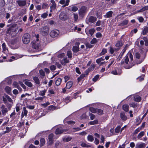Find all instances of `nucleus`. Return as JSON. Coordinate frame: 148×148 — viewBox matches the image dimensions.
I'll return each mask as SVG.
<instances>
[{
	"label": "nucleus",
	"instance_id": "nucleus-1",
	"mask_svg": "<svg viewBox=\"0 0 148 148\" xmlns=\"http://www.w3.org/2000/svg\"><path fill=\"white\" fill-rule=\"evenodd\" d=\"M30 36L28 33L24 34L22 37V40L23 43L25 44L28 43L30 41Z\"/></svg>",
	"mask_w": 148,
	"mask_h": 148
},
{
	"label": "nucleus",
	"instance_id": "nucleus-2",
	"mask_svg": "<svg viewBox=\"0 0 148 148\" xmlns=\"http://www.w3.org/2000/svg\"><path fill=\"white\" fill-rule=\"evenodd\" d=\"M17 25L16 24H12L10 25V27L6 31V33L11 34L13 36L14 34V28H16Z\"/></svg>",
	"mask_w": 148,
	"mask_h": 148
},
{
	"label": "nucleus",
	"instance_id": "nucleus-3",
	"mask_svg": "<svg viewBox=\"0 0 148 148\" xmlns=\"http://www.w3.org/2000/svg\"><path fill=\"white\" fill-rule=\"evenodd\" d=\"M87 7L85 6H82L81 8L79 13V16L83 17L86 12Z\"/></svg>",
	"mask_w": 148,
	"mask_h": 148
},
{
	"label": "nucleus",
	"instance_id": "nucleus-4",
	"mask_svg": "<svg viewBox=\"0 0 148 148\" xmlns=\"http://www.w3.org/2000/svg\"><path fill=\"white\" fill-rule=\"evenodd\" d=\"M49 28L47 26L42 27L41 28L40 31L41 34L43 35L48 34L49 32Z\"/></svg>",
	"mask_w": 148,
	"mask_h": 148
},
{
	"label": "nucleus",
	"instance_id": "nucleus-5",
	"mask_svg": "<svg viewBox=\"0 0 148 148\" xmlns=\"http://www.w3.org/2000/svg\"><path fill=\"white\" fill-rule=\"evenodd\" d=\"M60 32L59 30L56 29L51 31L50 33V36L52 38L57 37L59 34Z\"/></svg>",
	"mask_w": 148,
	"mask_h": 148
},
{
	"label": "nucleus",
	"instance_id": "nucleus-6",
	"mask_svg": "<svg viewBox=\"0 0 148 148\" xmlns=\"http://www.w3.org/2000/svg\"><path fill=\"white\" fill-rule=\"evenodd\" d=\"M53 136L54 135L53 134H50L48 136L49 141L48 142V144L49 145H51L53 143Z\"/></svg>",
	"mask_w": 148,
	"mask_h": 148
},
{
	"label": "nucleus",
	"instance_id": "nucleus-7",
	"mask_svg": "<svg viewBox=\"0 0 148 148\" xmlns=\"http://www.w3.org/2000/svg\"><path fill=\"white\" fill-rule=\"evenodd\" d=\"M97 18L96 17L91 16L86 19V22L88 21L89 22L93 23L95 22Z\"/></svg>",
	"mask_w": 148,
	"mask_h": 148
},
{
	"label": "nucleus",
	"instance_id": "nucleus-8",
	"mask_svg": "<svg viewBox=\"0 0 148 148\" xmlns=\"http://www.w3.org/2000/svg\"><path fill=\"white\" fill-rule=\"evenodd\" d=\"M66 131V130H63L61 127H59L56 129L55 133L56 134H59Z\"/></svg>",
	"mask_w": 148,
	"mask_h": 148
},
{
	"label": "nucleus",
	"instance_id": "nucleus-9",
	"mask_svg": "<svg viewBox=\"0 0 148 148\" xmlns=\"http://www.w3.org/2000/svg\"><path fill=\"white\" fill-rule=\"evenodd\" d=\"M120 117L123 121H125L127 119V116L123 112H122L120 113Z\"/></svg>",
	"mask_w": 148,
	"mask_h": 148
},
{
	"label": "nucleus",
	"instance_id": "nucleus-10",
	"mask_svg": "<svg viewBox=\"0 0 148 148\" xmlns=\"http://www.w3.org/2000/svg\"><path fill=\"white\" fill-rule=\"evenodd\" d=\"M59 18L60 19L64 21L66 19L67 16L65 13L62 12L59 16Z\"/></svg>",
	"mask_w": 148,
	"mask_h": 148
},
{
	"label": "nucleus",
	"instance_id": "nucleus-11",
	"mask_svg": "<svg viewBox=\"0 0 148 148\" xmlns=\"http://www.w3.org/2000/svg\"><path fill=\"white\" fill-rule=\"evenodd\" d=\"M146 144L143 143H138L136 145L135 148H144L146 146Z\"/></svg>",
	"mask_w": 148,
	"mask_h": 148
},
{
	"label": "nucleus",
	"instance_id": "nucleus-12",
	"mask_svg": "<svg viewBox=\"0 0 148 148\" xmlns=\"http://www.w3.org/2000/svg\"><path fill=\"white\" fill-rule=\"evenodd\" d=\"M23 112H22L21 115V118H23L24 117V115L25 116H27V111L26 110V108L25 107H23Z\"/></svg>",
	"mask_w": 148,
	"mask_h": 148
},
{
	"label": "nucleus",
	"instance_id": "nucleus-13",
	"mask_svg": "<svg viewBox=\"0 0 148 148\" xmlns=\"http://www.w3.org/2000/svg\"><path fill=\"white\" fill-rule=\"evenodd\" d=\"M77 43L78 46H73V51L74 53H77L79 51V43L77 42Z\"/></svg>",
	"mask_w": 148,
	"mask_h": 148
},
{
	"label": "nucleus",
	"instance_id": "nucleus-14",
	"mask_svg": "<svg viewBox=\"0 0 148 148\" xmlns=\"http://www.w3.org/2000/svg\"><path fill=\"white\" fill-rule=\"evenodd\" d=\"M17 3L20 6H23L26 4V1L19 0L17 1Z\"/></svg>",
	"mask_w": 148,
	"mask_h": 148
},
{
	"label": "nucleus",
	"instance_id": "nucleus-15",
	"mask_svg": "<svg viewBox=\"0 0 148 148\" xmlns=\"http://www.w3.org/2000/svg\"><path fill=\"white\" fill-rule=\"evenodd\" d=\"M113 13V12L112 11H110L106 13V15L104 16V17L106 18L112 17Z\"/></svg>",
	"mask_w": 148,
	"mask_h": 148
},
{
	"label": "nucleus",
	"instance_id": "nucleus-16",
	"mask_svg": "<svg viewBox=\"0 0 148 148\" xmlns=\"http://www.w3.org/2000/svg\"><path fill=\"white\" fill-rule=\"evenodd\" d=\"M73 83L71 81L68 82L66 84V88L67 89H70L72 86Z\"/></svg>",
	"mask_w": 148,
	"mask_h": 148
},
{
	"label": "nucleus",
	"instance_id": "nucleus-17",
	"mask_svg": "<svg viewBox=\"0 0 148 148\" xmlns=\"http://www.w3.org/2000/svg\"><path fill=\"white\" fill-rule=\"evenodd\" d=\"M33 79L36 84H40V81L38 78V77H34Z\"/></svg>",
	"mask_w": 148,
	"mask_h": 148
},
{
	"label": "nucleus",
	"instance_id": "nucleus-18",
	"mask_svg": "<svg viewBox=\"0 0 148 148\" xmlns=\"http://www.w3.org/2000/svg\"><path fill=\"white\" fill-rule=\"evenodd\" d=\"M123 109L125 111L127 112L129 111V106L127 104L124 105L122 107Z\"/></svg>",
	"mask_w": 148,
	"mask_h": 148
},
{
	"label": "nucleus",
	"instance_id": "nucleus-19",
	"mask_svg": "<svg viewBox=\"0 0 148 148\" xmlns=\"http://www.w3.org/2000/svg\"><path fill=\"white\" fill-rule=\"evenodd\" d=\"M40 147H42L44 146L45 144V140L44 138H41L40 140Z\"/></svg>",
	"mask_w": 148,
	"mask_h": 148
},
{
	"label": "nucleus",
	"instance_id": "nucleus-20",
	"mask_svg": "<svg viewBox=\"0 0 148 148\" xmlns=\"http://www.w3.org/2000/svg\"><path fill=\"white\" fill-rule=\"evenodd\" d=\"M148 32V27H145L144 29L143 32V34L144 35H146Z\"/></svg>",
	"mask_w": 148,
	"mask_h": 148
},
{
	"label": "nucleus",
	"instance_id": "nucleus-21",
	"mask_svg": "<svg viewBox=\"0 0 148 148\" xmlns=\"http://www.w3.org/2000/svg\"><path fill=\"white\" fill-rule=\"evenodd\" d=\"M141 97L139 96L135 97L134 98V101H135L139 102L141 100Z\"/></svg>",
	"mask_w": 148,
	"mask_h": 148
},
{
	"label": "nucleus",
	"instance_id": "nucleus-22",
	"mask_svg": "<svg viewBox=\"0 0 148 148\" xmlns=\"http://www.w3.org/2000/svg\"><path fill=\"white\" fill-rule=\"evenodd\" d=\"M8 110H9L7 108L1 110L2 114L3 115H5L6 114V113L8 112Z\"/></svg>",
	"mask_w": 148,
	"mask_h": 148
},
{
	"label": "nucleus",
	"instance_id": "nucleus-23",
	"mask_svg": "<svg viewBox=\"0 0 148 148\" xmlns=\"http://www.w3.org/2000/svg\"><path fill=\"white\" fill-rule=\"evenodd\" d=\"M62 81V79L60 78H58L56 81V84L57 86H59L60 85Z\"/></svg>",
	"mask_w": 148,
	"mask_h": 148
},
{
	"label": "nucleus",
	"instance_id": "nucleus-24",
	"mask_svg": "<svg viewBox=\"0 0 148 148\" xmlns=\"http://www.w3.org/2000/svg\"><path fill=\"white\" fill-rule=\"evenodd\" d=\"M123 45V44L122 42L119 41H118L117 42V43L116 44L115 46L116 47H118L120 48Z\"/></svg>",
	"mask_w": 148,
	"mask_h": 148
},
{
	"label": "nucleus",
	"instance_id": "nucleus-25",
	"mask_svg": "<svg viewBox=\"0 0 148 148\" xmlns=\"http://www.w3.org/2000/svg\"><path fill=\"white\" fill-rule=\"evenodd\" d=\"M72 138L71 137H68L63 138V140L64 141L68 142L70 141Z\"/></svg>",
	"mask_w": 148,
	"mask_h": 148
},
{
	"label": "nucleus",
	"instance_id": "nucleus-26",
	"mask_svg": "<svg viewBox=\"0 0 148 148\" xmlns=\"http://www.w3.org/2000/svg\"><path fill=\"white\" fill-rule=\"evenodd\" d=\"M87 138L88 141L92 142L94 140L93 137L91 135H89L87 136Z\"/></svg>",
	"mask_w": 148,
	"mask_h": 148
},
{
	"label": "nucleus",
	"instance_id": "nucleus-27",
	"mask_svg": "<svg viewBox=\"0 0 148 148\" xmlns=\"http://www.w3.org/2000/svg\"><path fill=\"white\" fill-rule=\"evenodd\" d=\"M96 113H97L99 115H101L103 113V111L101 109H97Z\"/></svg>",
	"mask_w": 148,
	"mask_h": 148
},
{
	"label": "nucleus",
	"instance_id": "nucleus-28",
	"mask_svg": "<svg viewBox=\"0 0 148 148\" xmlns=\"http://www.w3.org/2000/svg\"><path fill=\"white\" fill-rule=\"evenodd\" d=\"M144 132L143 131H142L138 134L137 136L138 138L139 139L141 138L144 135Z\"/></svg>",
	"mask_w": 148,
	"mask_h": 148
},
{
	"label": "nucleus",
	"instance_id": "nucleus-29",
	"mask_svg": "<svg viewBox=\"0 0 148 148\" xmlns=\"http://www.w3.org/2000/svg\"><path fill=\"white\" fill-rule=\"evenodd\" d=\"M128 22V20H124L120 24L121 26H122L124 25H126L127 24Z\"/></svg>",
	"mask_w": 148,
	"mask_h": 148
},
{
	"label": "nucleus",
	"instance_id": "nucleus-30",
	"mask_svg": "<svg viewBox=\"0 0 148 148\" xmlns=\"http://www.w3.org/2000/svg\"><path fill=\"white\" fill-rule=\"evenodd\" d=\"M25 84L30 87H31L32 86V84L29 82L26 81L25 82Z\"/></svg>",
	"mask_w": 148,
	"mask_h": 148
},
{
	"label": "nucleus",
	"instance_id": "nucleus-31",
	"mask_svg": "<svg viewBox=\"0 0 148 148\" xmlns=\"http://www.w3.org/2000/svg\"><path fill=\"white\" fill-rule=\"evenodd\" d=\"M97 109H95L92 107H90L89 108V110L94 113L96 112Z\"/></svg>",
	"mask_w": 148,
	"mask_h": 148
},
{
	"label": "nucleus",
	"instance_id": "nucleus-32",
	"mask_svg": "<svg viewBox=\"0 0 148 148\" xmlns=\"http://www.w3.org/2000/svg\"><path fill=\"white\" fill-rule=\"evenodd\" d=\"M5 90L9 94L11 92V89L10 87L6 86L5 88Z\"/></svg>",
	"mask_w": 148,
	"mask_h": 148
},
{
	"label": "nucleus",
	"instance_id": "nucleus-33",
	"mask_svg": "<svg viewBox=\"0 0 148 148\" xmlns=\"http://www.w3.org/2000/svg\"><path fill=\"white\" fill-rule=\"evenodd\" d=\"M39 72L40 75H42V76H41V78H43L45 75L44 72L43 70H40L39 71Z\"/></svg>",
	"mask_w": 148,
	"mask_h": 148
},
{
	"label": "nucleus",
	"instance_id": "nucleus-34",
	"mask_svg": "<svg viewBox=\"0 0 148 148\" xmlns=\"http://www.w3.org/2000/svg\"><path fill=\"white\" fill-rule=\"evenodd\" d=\"M98 120H95L93 121H90L89 123L91 125H94L97 124L98 123Z\"/></svg>",
	"mask_w": 148,
	"mask_h": 148
},
{
	"label": "nucleus",
	"instance_id": "nucleus-35",
	"mask_svg": "<svg viewBox=\"0 0 148 148\" xmlns=\"http://www.w3.org/2000/svg\"><path fill=\"white\" fill-rule=\"evenodd\" d=\"M32 47L33 48L35 49H38V48L39 46L36 43H33L32 45Z\"/></svg>",
	"mask_w": 148,
	"mask_h": 148
},
{
	"label": "nucleus",
	"instance_id": "nucleus-36",
	"mask_svg": "<svg viewBox=\"0 0 148 148\" xmlns=\"http://www.w3.org/2000/svg\"><path fill=\"white\" fill-rule=\"evenodd\" d=\"M143 40L145 42V45L146 46H148V39L145 37L143 38Z\"/></svg>",
	"mask_w": 148,
	"mask_h": 148
},
{
	"label": "nucleus",
	"instance_id": "nucleus-37",
	"mask_svg": "<svg viewBox=\"0 0 148 148\" xmlns=\"http://www.w3.org/2000/svg\"><path fill=\"white\" fill-rule=\"evenodd\" d=\"M95 30L94 29H91L89 30V34L92 36L94 33Z\"/></svg>",
	"mask_w": 148,
	"mask_h": 148
},
{
	"label": "nucleus",
	"instance_id": "nucleus-38",
	"mask_svg": "<svg viewBox=\"0 0 148 148\" xmlns=\"http://www.w3.org/2000/svg\"><path fill=\"white\" fill-rule=\"evenodd\" d=\"M89 116H90V119L91 120L94 119L95 117V116L94 114L90 113H89Z\"/></svg>",
	"mask_w": 148,
	"mask_h": 148
},
{
	"label": "nucleus",
	"instance_id": "nucleus-39",
	"mask_svg": "<svg viewBox=\"0 0 148 148\" xmlns=\"http://www.w3.org/2000/svg\"><path fill=\"white\" fill-rule=\"evenodd\" d=\"M5 97L7 99L8 101L10 102H12V100L11 98L8 95H6L5 96Z\"/></svg>",
	"mask_w": 148,
	"mask_h": 148
},
{
	"label": "nucleus",
	"instance_id": "nucleus-40",
	"mask_svg": "<svg viewBox=\"0 0 148 148\" xmlns=\"http://www.w3.org/2000/svg\"><path fill=\"white\" fill-rule=\"evenodd\" d=\"M130 106L133 107L134 108H135L137 106V104L134 103H131L129 104Z\"/></svg>",
	"mask_w": 148,
	"mask_h": 148
},
{
	"label": "nucleus",
	"instance_id": "nucleus-41",
	"mask_svg": "<svg viewBox=\"0 0 148 148\" xmlns=\"http://www.w3.org/2000/svg\"><path fill=\"white\" fill-rule=\"evenodd\" d=\"M99 77V75H96L94 78L92 79V80L93 81L96 82L97 79Z\"/></svg>",
	"mask_w": 148,
	"mask_h": 148
},
{
	"label": "nucleus",
	"instance_id": "nucleus-42",
	"mask_svg": "<svg viewBox=\"0 0 148 148\" xmlns=\"http://www.w3.org/2000/svg\"><path fill=\"white\" fill-rule=\"evenodd\" d=\"M70 0H66V1L65 3L62 6V7L64 8L65 6H67L69 3Z\"/></svg>",
	"mask_w": 148,
	"mask_h": 148
},
{
	"label": "nucleus",
	"instance_id": "nucleus-43",
	"mask_svg": "<svg viewBox=\"0 0 148 148\" xmlns=\"http://www.w3.org/2000/svg\"><path fill=\"white\" fill-rule=\"evenodd\" d=\"M50 70L53 71L56 69V66L54 65H52L50 66Z\"/></svg>",
	"mask_w": 148,
	"mask_h": 148
},
{
	"label": "nucleus",
	"instance_id": "nucleus-44",
	"mask_svg": "<svg viewBox=\"0 0 148 148\" xmlns=\"http://www.w3.org/2000/svg\"><path fill=\"white\" fill-rule=\"evenodd\" d=\"M19 40V39L18 38L16 37V38L14 40L13 42V43L15 44L17 43L18 42Z\"/></svg>",
	"mask_w": 148,
	"mask_h": 148
},
{
	"label": "nucleus",
	"instance_id": "nucleus-45",
	"mask_svg": "<svg viewBox=\"0 0 148 148\" xmlns=\"http://www.w3.org/2000/svg\"><path fill=\"white\" fill-rule=\"evenodd\" d=\"M107 52V50L106 49H103L102 50V52L100 53V55L104 54Z\"/></svg>",
	"mask_w": 148,
	"mask_h": 148
},
{
	"label": "nucleus",
	"instance_id": "nucleus-46",
	"mask_svg": "<svg viewBox=\"0 0 148 148\" xmlns=\"http://www.w3.org/2000/svg\"><path fill=\"white\" fill-rule=\"evenodd\" d=\"M18 32H17V29L16 28H14V34H13V36H14L17 35V34Z\"/></svg>",
	"mask_w": 148,
	"mask_h": 148
},
{
	"label": "nucleus",
	"instance_id": "nucleus-47",
	"mask_svg": "<svg viewBox=\"0 0 148 148\" xmlns=\"http://www.w3.org/2000/svg\"><path fill=\"white\" fill-rule=\"evenodd\" d=\"M6 106L8 108L7 109H8L9 110H10L12 106L8 102L6 103Z\"/></svg>",
	"mask_w": 148,
	"mask_h": 148
},
{
	"label": "nucleus",
	"instance_id": "nucleus-48",
	"mask_svg": "<svg viewBox=\"0 0 148 148\" xmlns=\"http://www.w3.org/2000/svg\"><path fill=\"white\" fill-rule=\"evenodd\" d=\"M125 62V63L126 64H127L128 63V62L129 61V60L128 58V57L127 56H126L125 57V59L124 60Z\"/></svg>",
	"mask_w": 148,
	"mask_h": 148
},
{
	"label": "nucleus",
	"instance_id": "nucleus-49",
	"mask_svg": "<svg viewBox=\"0 0 148 148\" xmlns=\"http://www.w3.org/2000/svg\"><path fill=\"white\" fill-rule=\"evenodd\" d=\"M56 7V4H52V5L51 6L50 8L51 9V10L50 11H51V10H52L55 9Z\"/></svg>",
	"mask_w": 148,
	"mask_h": 148
},
{
	"label": "nucleus",
	"instance_id": "nucleus-50",
	"mask_svg": "<svg viewBox=\"0 0 148 148\" xmlns=\"http://www.w3.org/2000/svg\"><path fill=\"white\" fill-rule=\"evenodd\" d=\"M67 55L69 58H71L72 57V53H71V51H67Z\"/></svg>",
	"mask_w": 148,
	"mask_h": 148
},
{
	"label": "nucleus",
	"instance_id": "nucleus-51",
	"mask_svg": "<svg viewBox=\"0 0 148 148\" xmlns=\"http://www.w3.org/2000/svg\"><path fill=\"white\" fill-rule=\"evenodd\" d=\"M0 4V6H1L2 7H3L5 4L4 0H2V1H1V3Z\"/></svg>",
	"mask_w": 148,
	"mask_h": 148
},
{
	"label": "nucleus",
	"instance_id": "nucleus-52",
	"mask_svg": "<svg viewBox=\"0 0 148 148\" xmlns=\"http://www.w3.org/2000/svg\"><path fill=\"white\" fill-rule=\"evenodd\" d=\"M13 85L16 88H17L19 86L18 83L16 82H14L13 83Z\"/></svg>",
	"mask_w": 148,
	"mask_h": 148
},
{
	"label": "nucleus",
	"instance_id": "nucleus-53",
	"mask_svg": "<svg viewBox=\"0 0 148 148\" xmlns=\"http://www.w3.org/2000/svg\"><path fill=\"white\" fill-rule=\"evenodd\" d=\"M78 8L75 6H73L71 8L72 10L74 12H75L78 10Z\"/></svg>",
	"mask_w": 148,
	"mask_h": 148
},
{
	"label": "nucleus",
	"instance_id": "nucleus-54",
	"mask_svg": "<svg viewBox=\"0 0 148 148\" xmlns=\"http://www.w3.org/2000/svg\"><path fill=\"white\" fill-rule=\"evenodd\" d=\"M120 128L121 127L120 126H118L115 129V132L116 133H119Z\"/></svg>",
	"mask_w": 148,
	"mask_h": 148
},
{
	"label": "nucleus",
	"instance_id": "nucleus-55",
	"mask_svg": "<svg viewBox=\"0 0 148 148\" xmlns=\"http://www.w3.org/2000/svg\"><path fill=\"white\" fill-rule=\"evenodd\" d=\"M114 49L112 47H110V51L111 54H113L114 52Z\"/></svg>",
	"mask_w": 148,
	"mask_h": 148
},
{
	"label": "nucleus",
	"instance_id": "nucleus-56",
	"mask_svg": "<svg viewBox=\"0 0 148 148\" xmlns=\"http://www.w3.org/2000/svg\"><path fill=\"white\" fill-rule=\"evenodd\" d=\"M74 18L75 21H76L77 20L78 18L77 14H74Z\"/></svg>",
	"mask_w": 148,
	"mask_h": 148
},
{
	"label": "nucleus",
	"instance_id": "nucleus-57",
	"mask_svg": "<svg viewBox=\"0 0 148 148\" xmlns=\"http://www.w3.org/2000/svg\"><path fill=\"white\" fill-rule=\"evenodd\" d=\"M97 42V39L96 38H93L90 42V43L92 44H95Z\"/></svg>",
	"mask_w": 148,
	"mask_h": 148
},
{
	"label": "nucleus",
	"instance_id": "nucleus-58",
	"mask_svg": "<svg viewBox=\"0 0 148 148\" xmlns=\"http://www.w3.org/2000/svg\"><path fill=\"white\" fill-rule=\"evenodd\" d=\"M48 5V4L46 3H44L42 4V9H45L46 8V7Z\"/></svg>",
	"mask_w": 148,
	"mask_h": 148
},
{
	"label": "nucleus",
	"instance_id": "nucleus-59",
	"mask_svg": "<svg viewBox=\"0 0 148 148\" xmlns=\"http://www.w3.org/2000/svg\"><path fill=\"white\" fill-rule=\"evenodd\" d=\"M49 104L50 103L49 102H47L46 103L42 104V106L45 107L49 105Z\"/></svg>",
	"mask_w": 148,
	"mask_h": 148
},
{
	"label": "nucleus",
	"instance_id": "nucleus-60",
	"mask_svg": "<svg viewBox=\"0 0 148 148\" xmlns=\"http://www.w3.org/2000/svg\"><path fill=\"white\" fill-rule=\"evenodd\" d=\"M65 100L66 103H68L71 101V100H70V98L69 97H67L66 98Z\"/></svg>",
	"mask_w": 148,
	"mask_h": 148
},
{
	"label": "nucleus",
	"instance_id": "nucleus-61",
	"mask_svg": "<svg viewBox=\"0 0 148 148\" xmlns=\"http://www.w3.org/2000/svg\"><path fill=\"white\" fill-rule=\"evenodd\" d=\"M2 47L3 51H5L6 50V45L5 43H3L2 44Z\"/></svg>",
	"mask_w": 148,
	"mask_h": 148
},
{
	"label": "nucleus",
	"instance_id": "nucleus-62",
	"mask_svg": "<svg viewBox=\"0 0 148 148\" xmlns=\"http://www.w3.org/2000/svg\"><path fill=\"white\" fill-rule=\"evenodd\" d=\"M101 36L102 34L101 33L99 32H98L97 33L96 35V37L97 38H100L101 37Z\"/></svg>",
	"mask_w": 148,
	"mask_h": 148
},
{
	"label": "nucleus",
	"instance_id": "nucleus-63",
	"mask_svg": "<svg viewBox=\"0 0 148 148\" xmlns=\"http://www.w3.org/2000/svg\"><path fill=\"white\" fill-rule=\"evenodd\" d=\"M136 58H137L139 59L140 57V55L139 53H136L135 54Z\"/></svg>",
	"mask_w": 148,
	"mask_h": 148
},
{
	"label": "nucleus",
	"instance_id": "nucleus-64",
	"mask_svg": "<svg viewBox=\"0 0 148 148\" xmlns=\"http://www.w3.org/2000/svg\"><path fill=\"white\" fill-rule=\"evenodd\" d=\"M47 13H44L41 15V17L43 18H45L47 16Z\"/></svg>",
	"mask_w": 148,
	"mask_h": 148
}]
</instances>
